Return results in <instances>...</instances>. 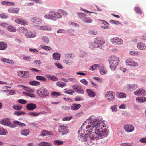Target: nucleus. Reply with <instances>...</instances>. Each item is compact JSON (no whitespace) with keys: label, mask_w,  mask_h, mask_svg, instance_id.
<instances>
[{"label":"nucleus","mask_w":146,"mask_h":146,"mask_svg":"<svg viewBox=\"0 0 146 146\" xmlns=\"http://www.w3.org/2000/svg\"><path fill=\"white\" fill-rule=\"evenodd\" d=\"M109 131L102 124V121L94 116H91L86 120L78 131V137H82V140L84 141L88 145H91L93 140L98 136L102 139L106 137Z\"/></svg>","instance_id":"obj_1"},{"label":"nucleus","mask_w":146,"mask_h":146,"mask_svg":"<svg viewBox=\"0 0 146 146\" xmlns=\"http://www.w3.org/2000/svg\"><path fill=\"white\" fill-rule=\"evenodd\" d=\"M109 60L110 68L111 70L114 71L119 64V58L113 56L110 57Z\"/></svg>","instance_id":"obj_2"},{"label":"nucleus","mask_w":146,"mask_h":146,"mask_svg":"<svg viewBox=\"0 0 146 146\" xmlns=\"http://www.w3.org/2000/svg\"><path fill=\"white\" fill-rule=\"evenodd\" d=\"M36 93L40 97L46 98L48 97L49 94V91L46 88L42 87L37 90Z\"/></svg>","instance_id":"obj_3"},{"label":"nucleus","mask_w":146,"mask_h":146,"mask_svg":"<svg viewBox=\"0 0 146 146\" xmlns=\"http://www.w3.org/2000/svg\"><path fill=\"white\" fill-rule=\"evenodd\" d=\"M105 96L109 102L113 101L115 99V93L113 91H108L106 92Z\"/></svg>","instance_id":"obj_4"},{"label":"nucleus","mask_w":146,"mask_h":146,"mask_svg":"<svg viewBox=\"0 0 146 146\" xmlns=\"http://www.w3.org/2000/svg\"><path fill=\"white\" fill-rule=\"evenodd\" d=\"M49 15L50 16L51 19L53 20H55L57 19H60L62 18L61 15H60L58 10L57 12L51 11L49 13Z\"/></svg>","instance_id":"obj_5"},{"label":"nucleus","mask_w":146,"mask_h":146,"mask_svg":"<svg viewBox=\"0 0 146 146\" xmlns=\"http://www.w3.org/2000/svg\"><path fill=\"white\" fill-rule=\"evenodd\" d=\"M0 123L4 125L10 126L11 128L15 127V125L13 124L11 125V119L7 118L3 119L0 121Z\"/></svg>","instance_id":"obj_6"},{"label":"nucleus","mask_w":146,"mask_h":146,"mask_svg":"<svg viewBox=\"0 0 146 146\" xmlns=\"http://www.w3.org/2000/svg\"><path fill=\"white\" fill-rule=\"evenodd\" d=\"M105 43L102 40L98 38H96L95 39V42H93L92 44L94 48H98L100 45L103 44Z\"/></svg>","instance_id":"obj_7"},{"label":"nucleus","mask_w":146,"mask_h":146,"mask_svg":"<svg viewBox=\"0 0 146 146\" xmlns=\"http://www.w3.org/2000/svg\"><path fill=\"white\" fill-rule=\"evenodd\" d=\"M110 41L112 43L115 45H121L123 43L122 39L118 37L111 38Z\"/></svg>","instance_id":"obj_8"},{"label":"nucleus","mask_w":146,"mask_h":146,"mask_svg":"<svg viewBox=\"0 0 146 146\" xmlns=\"http://www.w3.org/2000/svg\"><path fill=\"white\" fill-rule=\"evenodd\" d=\"M67 127L66 126H59L58 128V130L62 135L67 134L69 132L67 129Z\"/></svg>","instance_id":"obj_9"},{"label":"nucleus","mask_w":146,"mask_h":146,"mask_svg":"<svg viewBox=\"0 0 146 146\" xmlns=\"http://www.w3.org/2000/svg\"><path fill=\"white\" fill-rule=\"evenodd\" d=\"M73 58L74 56H72V54H70L68 53L66 54L64 60L66 64L69 65H70L71 64H72V62L70 59H72Z\"/></svg>","instance_id":"obj_10"},{"label":"nucleus","mask_w":146,"mask_h":146,"mask_svg":"<svg viewBox=\"0 0 146 146\" xmlns=\"http://www.w3.org/2000/svg\"><path fill=\"white\" fill-rule=\"evenodd\" d=\"M72 88L78 93L82 94L84 92V91L82 87L78 85H73L72 86Z\"/></svg>","instance_id":"obj_11"},{"label":"nucleus","mask_w":146,"mask_h":146,"mask_svg":"<svg viewBox=\"0 0 146 146\" xmlns=\"http://www.w3.org/2000/svg\"><path fill=\"white\" fill-rule=\"evenodd\" d=\"M126 64L127 65H129L132 66H138V64L131 59H128L126 61Z\"/></svg>","instance_id":"obj_12"},{"label":"nucleus","mask_w":146,"mask_h":146,"mask_svg":"<svg viewBox=\"0 0 146 146\" xmlns=\"http://www.w3.org/2000/svg\"><path fill=\"white\" fill-rule=\"evenodd\" d=\"M36 105L33 103L28 104L26 106L27 109L29 111H33L36 109Z\"/></svg>","instance_id":"obj_13"},{"label":"nucleus","mask_w":146,"mask_h":146,"mask_svg":"<svg viewBox=\"0 0 146 146\" xmlns=\"http://www.w3.org/2000/svg\"><path fill=\"white\" fill-rule=\"evenodd\" d=\"M125 131L128 132H132L134 129V127L131 125H126L124 126Z\"/></svg>","instance_id":"obj_14"},{"label":"nucleus","mask_w":146,"mask_h":146,"mask_svg":"<svg viewBox=\"0 0 146 146\" xmlns=\"http://www.w3.org/2000/svg\"><path fill=\"white\" fill-rule=\"evenodd\" d=\"M135 95L137 96L145 95L146 94V91L143 89H138L134 92Z\"/></svg>","instance_id":"obj_15"},{"label":"nucleus","mask_w":146,"mask_h":146,"mask_svg":"<svg viewBox=\"0 0 146 146\" xmlns=\"http://www.w3.org/2000/svg\"><path fill=\"white\" fill-rule=\"evenodd\" d=\"M138 86L135 84H131L127 85L125 86V88L127 90H134L136 89Z\"/></svg>","instance_id":"obj_16"},{"label":"nucleus","mask_w":146,"mask_h":146,"mask_svg":"<svg viewBox=\"0 0 146 146\" xmlns=\"http://www.w3.org/2000/svg\"><path fill=\"white\" fill-rule=\"evenodd\" d=\"M136 100L138 103H141L144 102L146 101V97H137L136 98Z\"/></svg>","instance_id":"obj_17"},{"label":"nucleus","mask_w":146,"mask_h":146,"mask_svg":"<svg viewBox=\"0 0 146 146\" xmlns=\"http://www.w3.org/2000/svg\"><path fill=\"white\" fill-rule=\"evenodd\" d=\"M19 10V8L13 7H11L8 9V11L9 12L16 14L18 13Z\"/></svg>","instance_id":"obj_18"},{"label":"nucleus","mask_w":146,"mask_h":146,"mask_svg":"<svg viewBox=\"0 0 146 146\" xmlns=\"http://www.w3.org/2000/svg\"><path fill=\"white\" fill-rule=\"evenodd\" d=\"M98 69L100 73L102 75L105 74L107 73V71L106 68L102 66H100Z\"/></svg>","instance_id":"obj_19"},{"label":"nucleus","mask_w":146,"mask_h":146,"mask_svg":"<svg viewBox=\"0 0 146 146\" xmlns=\"http://www.w3.org/2000/svg\"><path fill=\"white\" fill-rule=\"evenodd\" d=\"M81 107V105L79 104L74 103L72 105L71 109L73 110H77Z\"/></svg>","instance_id":"obj_20"},{"label":"nucleus","mask_w":146,"mask_h":146,"mask_svg":"<svg viewBox=\"0 0 146 146\" xmlns=\"http://www.w3.org/2000/svg\"><path fill=\"white\" fill-rule=\"evenodd\" d=\"M137 48L141 50H146V46L145 45L142 43H138L137 44Z\"/></svg>","instance_id":"obj_21"},{"label":"nucleus","mask_w":146,"mask_h":146,"mask_svg":"<svg viewBox=\"0 0 146 146\" xmlns=\"http://www.w3.org/2000/svg\"><path fill=\"white\" fill-rule=\"evenodd\" d=\"M86 91L88 95L89 96L94 97L95 96V93L93 91L90 89H87Z\"/></svg>","instance_id":"obj_22"},{"label":"nucleus","mask_w":146,"mask_h":146,"mask_svg":"<svg viewBox=\"0 0 146 146\" xmlns=\"http://www.w3.org/2000/svg\"><path fill=\"white\" fill-rule=\"evenodd\" d=\"M25 36L27 38H33L36 36V35L35 33L28 32L26 33Z\"/></svg>","instance_id":"obj_23"},{"label":"nucleus","mask_w":146,"mask_h":146,"mask_svg":"<svg viewBox=\"0 0 146 146\" xmlns=\"http://www.w3.org/2000/svg\"><path fill=\"white\" fill-rule=\"evenodd\" d=\"M29 84L32 86H38L40 85V83L38 81L34 80L30 81L29 82Z\"/></svg>","instance_id":"obj_24"},{"label":"nucleus","mask_w":146,"mask_h":146,"mask_svg":"<svg viewBox=\"0 0 146 146\" xmlns=\"http://www.w3.org/2000/svg\"><path fill=\"white\" fill-rule=\"evenodd\" d=\"M7 44L4 42H0V50H5L7 47Z\"/></svg>","instance_id":"obj_25"},{"label":"nucleus","mask_w":146,"mask_h":146,"mask_svg":"<svg viewBox=\"0 0 146 146\" xmlns=\"http://www.w3.org/2000/svg\"><path fill=\"white\" fill-rule=\"evenodd\" d=\"M40 29L42 30L50 31L52 29V28L49 26L45 25L44 26H40Z\"/></svg>","instance_id":"obj_26"},{"label":"nucleus","mask_w":146,"mask_h":146,"mask_svg":"<svg viewBox=\"0 0 146 146\" xmlns=\"http://www.w3.org/2000/svg\"><path fill=\"white\" fill-rule=\"evenodd\" d=\"M28 115L32 117H37L39 115V112L31 111L28 113Z\"/></svg>","instance_id":"obj_27"},{"label":"nucleus","mask_w":146,"mask_h":146,"mask_svg":"<svg viewBox=\"0 0 146 146\" xmlns=\"http://www.w3.org/2000/svg\"><path fill=\"white\" fill-rule=\"evenodd\" d=\"M13 123L16 126H25L26 125L25 124L23 123H21L17 121H15L13 122Z\"/></svg>","instance_id":"obj_28"},{"label":"nucleus","mask_w":146,"mask_h":146,"mask_svg":"<svg viewBox=\"0 0 146 146\" xmlns=\"http://www.w3.org/2000/svg\"><path fill=\"white\" fill-rule=\"evenodd\" d=\"M36 78L38 80L42 81L43 82H46L47 80L45 77L43 76L37 75L36 76Z\"/></svg>","instance_id":"obj_29"},{"label":"nucleus","mask_w":146,"mask_h":146,"mask_svg":"<svg viewBox=\"0 0 146 146\" xmlns=\"http://www.w3.org/2000/svg\"><path fill=\"white\" fill-rule=\"evenodd\" d=\"M1 59L2 61L9 64H13L14 63V62L13 61L10 60L8 59L1 58Z\"/></svg>","instance_id":"obj_30"},{"label":"nucleus","mask_w":146,"mask_h":146,"mask_svg":"<svg viewBox=\"0 0 146 146\" xmlns=\"http://www.w3.org/2000/svg\"><path fill=\"white\" fill-rule=\"evenodd\" d=\"M13 108L17 110H20L23 108V106L21 105H15L13 106Z\"/></svg>","instance_id":"obj_31"},{"label":"nucleus","mask_w":146,"mask_h":146,"mask_svg":"<svg viewBox=\"0 0 146 146\" xmlns=\"http://www.w3.org/2000/svg\"><path fill=\"white\" fill-rule=\"evenodd\" d=\"M117 96L119 98H124L126 97V95L123 92H117L116 94Z\"/></svg>","instance_id":"obj_32"},{"label":"nucleus","mask_w":146,"mask_h":146,"mask_svg":"<svg viewBox=\"0 0 146 146\" xmlns=\"http://www.w3.org/2000/svg\"><path fill=\"white\" fill-rule=\"evenodd\" d=\"M56 84L57 86L62 88L66 86V83L60 81L57 82L56 83Z\"/></svg>","instance_id":"obj_33"},{"label":"nucleus","mask_w":146,"mask_h":146,"mask_svg":"<svg viewBox=\"0 0 146 146\" xmlns=\"http://www.w3.org/2000/svg\"><path fill=\"white\" fill-rule=\"evenodd\" d=\"M60 54L57 53H54L53 54V58L57 60H60Z\"/></svg>","instance_id":"obj_34"},{"label":"nucleus","mask_w":146,"mask_h":146,"mask_svg":"<svg viewBox=\"0 0 146 146\" xmlns=\"http://www.w3.org/2000/svg\"><path fill=\"white\" fill-rule=\"evenodd\" d=\"M1 4L4 5H14V3L11 2H9L7 1H4L1 2Z\"/></svg>","instance_id":"obj_35"},{"label":"nucleus","mask_w":146,"mask_h":146,"mask_svg":"<svg viewBox=\"0 0 146 146\" xmlns=\"http://www.w3.org/2000/svg\"><path fill=\"white\" fill-rule=\"evenodd\" d=\"M31 21L33 22L36 23L40 22L41 21V20L40 19L35 17L31 18Z\"/></svg>","instance_id":"obj_36"},{"label":"nucleus","mask_w":146,"mask_h":146,"mask_svg":"<svg viewBox=\"0 0 146 146\" xmlns=\"http://www.w3.org/2000/svg\"><path fill=\"white\" fill-rule=\"evenodd\" d=\"M17 30L21 33H25L27 32V29L22 27H20Z\"/></svg>","instance_id":"obj_37"},{"label":"nucleus","mask_w":146,"mask_h":146,"mask_svg":"<svg viewBox=\"0 0 146 146\" xmlns=\"http://www.w3.org/2000/svg\"><path fill=\"white\" fill-rule=\"evenodd\" d=\"M29 133V131L27 129L22 130L21 132V134L24 136H27L28 135Z\"/></svg>","instance_id":"obj_38"},{"label":"nucleus","mask_w":146,"mask_h":146,"mask_svg":"<svg viewBox=\"0 0 146 146\" xmlns=\"http://www.w3.org/2000/svg\"><path fill=\"white\" fill-rule=\"evenodd\" d=\"M7 131L2 127L0 128V135H6L7 134Z\"/></svg>","instance_id":"obj_39"},{"label":"nucleus","mask_w":146,"mask_h":146,"mask_svg":"<svg viewBox=\"0 0 146 146\" xmlns=\"http://www.w3.org/2000/svg\"><path fill=\"white\" fill-rule=\"evenodd\" d=\"M39 146H52V144L46 142H42L39 144Z\"/></svg>","instance_id":"obj_40"},{"label":"nucleus","mask_w":146,"mask_h":146,"mask_svg":"<svg viewBox=\"0 0 146 146\" xmlns=\"http://www.w3.org/2000/svg\"><path fill=\"white\" fill-rule=\"evenodd\" d=\"M83 22L88 23H90L92 22V19L89 17H86L84 18L83 20Z\"/></svg>","instance_id":"obj_41"},{"label":"nucleus","mask_w":146,"mask_h":146,"mask_svg":"<svg viewBox=\"0 0 146 146\" xmlns=\"http://www.w3.org/2000/svg\"><path fill=\"white\" fill-rule=\"evenodd\" d=\"M7 29L8 31L12 32H15L16 31V29L12 26H8Z\"/></svg>","instance_id":"obj_42"},{"label":"nucleus","mask_w":146,"mask_h":146,"mask_svg":"<svg viewBox=\"0 0 146 146\" xmlns=\"http://www.w3.org/2000/svg\"><path fill=\"white\" fill-rule=\"evenodd\" d=\"M14 114L15 115L19 116L21 115L26 114V113L25 112L22 111H17L15 112Z\"/></svg>","instance_id":"obj_43"},{"label":"nucleus","mask_w":146,"mask_h":146,"mask_svg":"<svg viewBox=\"0 0 146 146\" xmlns=\"http://www.w3.org/2000/svg\"><path fill=\"white\" fill-rule=\"evenodd\" d=\"M54 143L55 145H59L63 144V142L62 141L56 140L54 141Z\"/></svg>","instance_id":"obj_44"},{"label":"nucleus","mask_w":146,"mask_h":146,"mask_svg":"<svg viewBox=\"0 0 146 146\" xmlns=\"http://www.w3.org/2000/svg\"><path fill=\"white\" fill-rule=\"evenodd\" d=\"M50 132L46 130H43L41 131L40 135L45 136L47 135L50 134Z\"/></svg>","instance_id":"obj_45"},{"label":"nucleus","mask_w":146,"mask_h":146,"mask_svg":"<svg viewBox=\"0 0 146 146\" xmlns=\"http://www.w3.org/2000/svg\"><path fill=\"white\" fill-rule=\"evenodd\" d=\"M42 62L40 60H36L33 62L35 66H39L42 63Z\"/></svg>","instance_id":"obj_46"},{"label":"nucleus","mask_w":146,"mask_h":146,"mask_svg":"<svg viewBox=\"0 0 146 146\" xmlns=\"http://www.w3.org/2000/svg\"><path fill=\"white\" fill-rule=\"evenodd\" d=\"M135 10L137 13L141 15L142 14V11L139 7H135Z\"/></svg>","instance_id":"obj_47"},{"label":"nucleus","mask_w":146,"mask_h":146,"mask_svg":"<svg viewBox=\"0 0 146 146\" xmlns=\"http://www.w3.org/2000/svg\"><path fill=\"white\" fill-rule=\"evenodd\" d=\"M42 40L45 43H48L49 42V39L45 36H43L42 38Z\"/></svg>","instance_id":"obj_48"},{"label":"nucleus","mask_w":146,"mask_h":146,"mask_svg":"<svg viewBox=\"0 0 146 146\" xmlns=\"http://www.w3.org/2000/svg\"><path fill=\"white\" fill-rule=\"evenodd\" d=\"M59 12L61 15H67V13L63 10L59 9L58 10Z\"/></svg>","instance_id":"obj_49"},{"label":"nucleus","mask_w":146,"mask_h":146,"mask_svg":"<svg viewBox=\"0 0 146 146\" xmlns=\"http://www.w3.org/2000/svg\"><path fill=\"white\" fill-rule=\"evenodd\" d=\"M41 48L50 51L52 50L51 48L49 46H43V45L41 46Z\"/></svg>","instance_id":"obj_50"},{"label":"nucleus","mask_w":146,"mask_h":146,"mask_svg":"<svg viewBox=\"0 0 146 146\" xmlns=\"http://www.w3.org/2000/svg\"><path fill=\"white\" fill-rule=\"evenodd\" d=\"M52 96H60L61 95V94L59 93L56 91H53L51 94Z\"/></svg>","instance_id":"obj_51"},{"label":"nucleus","mask_w":146,"mask_h":146,"mask_svg":"<svg viewBox=\"0 0 146 146\" xmlns=\"http://www.w3.org/2000/svg\"><path fill=\"white\" fill-rule=\"evenodd\" d=\"M72 119V116H66L65 117L63 118L62 119V120L63 121H69Z\"/></svg>","instance_id":"obj_52"},{"label":"nucleus","mask_w":146,"mask_h":146,"mask_svg":"<svg viewBox=\"0 0 146 146\" xmlns=\"http://www.w3.org/2000/svg\"><path fill=\"white\" fill-rule=\"evenodd\" d=\"M17 102L19 103L22 104H25L27 103L26 100L23 99L18 100H17Z\"/></svg>","instance_id":"obj_53"},{"label":"nucleus","mask_w":146,"mask_h":146,"mask_svg":"<svg viewBox=\"0 0 146 146\" xmlns=\"http://www.w3.org/2000/svg\"><path fill=\"white\" fill-rule=\"evenodd\" d=\"M64 93L66 94H69L70 95H72L75 93V92L72 90H68L66 92H64Z\"/></svg>","instance_id":"obj_54"},{"label":"nucleus","mask_w":146,"mask_h":146,"mask_svg":"<svg viewBox=\"0 0 146 146\" xmlns=\"http://www.w3.org/2000/svg\"><path fill=\"white\" fill-rule=\"evenodd\" d=\"M29 72L28 71H24V78H28L30 76Z\"/></svg>","instance_id":"obj_55"},{"label":"nucleus","mask_w":146,"mask_h":146,"mask_svg":"<svg viewBox=\"0 0 146 146\" xmlns=\"http://www.w3.org/2000/svg\"><path fill=\"white\" fill-rule=\"evenodd\" d=\"M78 14L79 15V17L81 19H83V20L84 19V18L86 16L84 13H78Z\"/></svg>","instance_id":"obj_56"},{"label":"nucleus","mask_w":146,"mask_h":146,"mask_svg":"<svg viewBox=\"0 0 146 146\" xmlns=\"http://www.w3.org/2000/svg\"><path fill=\"white\" fill-rule=\"evenodd\" d=\"M80 82L85 85H88V81L85 79L80 80Z\"/></svg>","instance_id":"obj_57"},{"label":"nucleus","mask_w":146,"mask_h":146,"mask_svg":"<svg viewBox=\"0 0 146 146\" xmlns=\"http://www.w3.org/2000/svg\"><path fill=\"white\" fill-rule=\"evenodd\" d=\"M110 22L111 23L114 24L116 25H119L120 24V23L119 21L113 20H110Z\"/></svg>","instance_id":"obj_58"},{"label":"nucleus","mask_w":146,"mask_h":146,"mask_svg":"<svg viewBox=\"0 0 146 146\" xmlns=\"http://www.w3.org/2000/svg\"><path fill=\"white\" fill-rule=\"evenodd\" d=\"M74 100L76 101H81L83 100V99L81 97L77 96L74 98Z\"/></svg>","instance_id":"obj_59"},{"label":"nucleus","mask_w":146,"mask_h":146,"mask_svg":"<svg viewBox=\"0 0 146 146\" xmlns=\"http://www.w3.org/2000/svg\"><path fill=\"white\" fill-rule=\"evenodd\" d=\"M0 17L3 19L7 18L8 17V16L5 14L2 13L0 15Z\"/></svg>","instance_id":"obj_60"},{"label":"nucleus","mask_w":146,"mask_h":146,"mask_svg":"<svg viewBox=\"0 0 146 146\" xmlns=\"http://www.w3.org/2000/svg\"><path fill=\"white\" fill-rule=\"evenodd\" d=\"M139 141L141 143H146V138H143L140 139Z\"/></svg>","instance_id":"obj_61"},{"label":"nucleus","mask_w":146,"mask_h":146,"mask_svg":"<svg viewBox=\"0 0 146 146\" xmlns=\"http://www.w3.org/2000/svg\"><path fill=\"white\" fill-rule=\"evenodd\" d=\"M18 75L19 76L23 77L24 76V71H20L18 72Z\"/></svg>","instance_id":"obj_62"},{"label":"nucleus","mask_w":146,"mask_h":146,"mask_svg":"<svg viewBox=\"0 0 146 146\" xmlns=\"http://www.w3.org/2000/svg\"><path fill=\"white\" fill-rule=\"evenodd\" d=\"M139 52H134V51H131L130 52L129 54L131 55H138Z\"/></svg>","instance_id":"obj_63"},{"label":"nucleus","mask_w":146,"mask_h":146,"mask_svg":"<svg viewBox=\"0 0 146 146\" xmlns=\"http://www.w3.org/2000/svg\"><path fill=\"white\" fill-rule=\"evenodd\" d=\"M132 144L129 143H123L121 144V146H130Z\"/></svg>","instance_id":"obj_64"}]
</instances>
